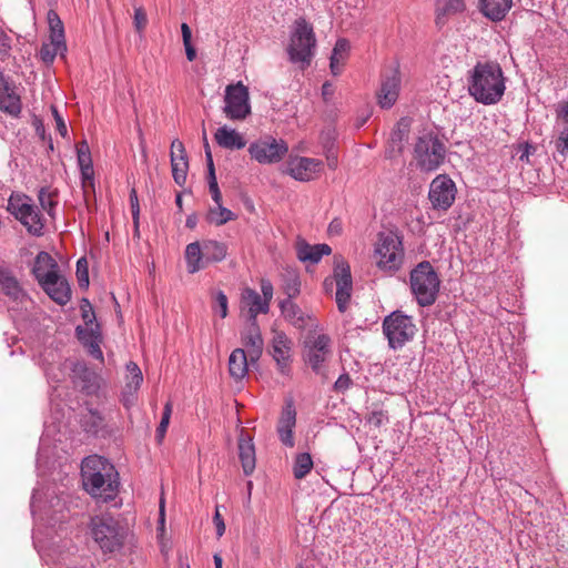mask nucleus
Instances as JSON below:
<instances>
[{"label":"nucleus","instance_id":"obj_1","mask_svg":"<svg viewBox=\"0 0 568 568\" xmlns=\"http://www.w3.org/2000/svg\"><path fill=\"white\" fill-rule=\"evenodd\" d=\"M467 90L484 105L498 103L506 91V79L498 62L479 61L467 73Z\"/></svg>","mask_w":568,"mask_h":568},{"label":"nucleus","instance_id":"obj_2","mask_svg":"<svg viewBox=\"0 0 568 568\" xmlns=\"http://www.w3.org/2000/svg\"><path fill=\"white\" fill-rule=\"evenodd\" d=\"M81 476L85 491L95 499L108 501L119 491V473L104 457L98 455L85 457L81 464Z\"/></svg>","mask_w":568,"mask_h":568},{"label":"nucleus","instance_id":"obj_3","mask_svg":"<svg viewBox=\"0 0 568 568\" xmlns=\"http://www.w3.org/2000/svg\"><path fill=\"white\" fill-rule=\"evenodd\" d=\"M315 48L316 37L313 26L304 18L296 19L286 48L290 61L298 64L302 70L306 69L315 54Z\"/></svg>","mask_w":568,"mask_h":568},{"label":"nucleus","instance_id":"obj_4","mask_svg":"<svg viewBox=\"0 0 568 568\" xmlns=\"http://www.w3.org/2000/svg\"><path fill=\"white\" fill-rule=\"evenodd\" d=\"M410 291L422 307L433 305L439 293L440 280L428 261L417 264L409 274Z\"/></svg>","mask_w":568,"mask_h":568},{"label":"nucleus","instance_id":"obj_5","mask_svg":"<svg viewBox=\"0 0 568 568\" xmlns=\"http://www.w3.org/2000/svg\"><path fill=\"white\" fill-rule=\"evenodd\" d=\"M374 258L377 267L385 272H396L404 261L402 237L393 232H381L374 245Z\"/></svg>","mask_w":568,"mask_h":568},{"label":"nucleus","instance_id":"obj_6","mask_svg":"<svg viewBox=\"0 0 568 568\" xmlns=\"http://www.w3.org/2000/svg\"><path fill=\"white\" fill-rule=\"evenodd\" d=\"M7 210L31 235L41 236L44 233V220L30 196L13 192L8 200Z\"/></svg>","mask_w":568,"mask_h":568},{"label":"nucleus","instance_id":"obj_7","mask_svg":"<svg viewBox=\"0 0 568 568\" xmlns=\"http://www.w3.org/2000/svg\"><path fill=\"white\" fill-rule=\"evenodd\" d=\"M446 148L432 132L418 136L414 148V159L422 171L433 172L445 161Z\"/></svg>","mask_w":568,"mask_h":568},{"label":"nucleus","instance_id":"obj_8","mask_svg":"<svg viewBox=\"0 0 568 568\" xmlns=\"http://www.w3.org/2000/svg\"><path fill=\"white\" fill-rule=\"evenodd\" d=\"M336 286L335 300L339 312L347 310L352 296L353 281L351 267L341 255L334 256V275L324 280L323 287L326 293H332Z\"/></svg>","mask_w":568,"mask_h":568},{"label":"nucleus","instance_id":"obj_9","mask_svg":"<svg viewBox=\"0 0 568 568\" xmlns=\"http://www.w3.org/2000/svg\"><path fill=\"white\" fill-rule=\"evenodd\" d=\"M416 325L412 318L402 311H394L383 321V332L388 345L393 349L402 348L412 341L416 334Z\"/></svg>","mask_w":568,"mask_h":568},{"label":"nucleus","instance_id":"obj_10","mask_svg":"<svg viewBox=\"0 0 568 568\" xmlns=\"http://www.w3.org/2000/svg\"><path fill=\"white\" fill-rule=\"evenodd\" d=\"M91 534L104 552L119 550L124 541L125 531L112 517H95L91 521Z\"/></svg>","mask_w":568,"mask_h":568},{"label":"nucleus","instance_id":"obj_11","mask_svg":"<svg viewBox=\"0 0 568 568\" xmlns=\"http://www.w3.org/2000/svg\"><path fill=\"white\" fill-rule=\"evenodd\" d=\"M223 113L232 121H243L251 114L248 88L242 81L225 88Z\"/></svg>","mask_w":568,"mask_h":568},{"label":"nucleus","instance_id":"obj_12","mask_svg":"<svg viewBox=\"0 0 568 568\" xmlns=\"http://www.w3.org/2000/svg\"><path fill=\"white\" fill-rule=\"evenodd\" d=\"M248 154L260 164H273L282 161L288 152L287 143L272 135L262 136L248 145Z\"/></svg>","mask_w":568,"mask_h":568},{"label":"nucleus","instance_id":"obj_13","mask_svg":"<svg viewBox=\"0 0 568 568\" xmlns=\"http://www.w3.org/2000/svg\"><path fill=\"white\" fill-rule=\"evenodd\" d=\"M332 355V341L326 334L308 336L305 341L303 357L314 373L321 374L324 363Z\"/></svg>","mask_w":568,"mask_h":568},{"label":"nucleus","instance_id":"obj_14","mask_svg":"<svg viewBox=\"0 0 568 568\" xmlns=\"http://www.w3.org/2000/svg\"><path fill=\"white\" fill-rule=\"evenodd\" d=\"M400 84L402 78L398 64H393L382 72L381 85L376 92L377 104L382 109H390L396 103Z\"/></svg>","mask_w":568,"mask_h":568},{"label":"nucleus","instance_id":"obj_15","mask_svg":"<svg viewBox=\"0 0 568 568\" xmlns=\"http://www.w3.org/2000/svg\"><path fill=\"white\" fill-rule=\"evenodd\" d=\"M0 111L12 118H19L22 112L21 89L2 71H0Z\"/></svg>","mask_w":568,"mask_h":568},{"label":"nucleus","instance_id":"obj_16","mask_svg":"<svg viewBox=\"0 0 568 568\" xmlns=\"http://www.w3.org/2000/svg\"><path fill=\"white\" fill-rule=\"evenodd\" d=\"M456 186L447 175L436 176L429 187V201L434 209L447 211L454 203Z\"/></svg>","mask_w":568,"mask_h":568},{"label":"nucleus","instance_id":"obj_17","mask_svg":"<svg viewBox=\"0 0 568 568\" xmlns=\"http://www.w3.org/2000/svg\"><path fill=\"white\" fill-rule=\"evenodd\" d=\"M323 168V161L314 158L295 156L287 162V173L301 182L314 180Z\"/></svg>","mask_w":568,"mask_h":568},{"label":"nucleus","instance_id":"obj_18","mask_svg":"<svg viewBox=\"0 0 568 568\" xmlns=\"http://www.w3.org/2000/svg\"><path fill=\"white\" fill-rule=\"evenodd\" d=\"M296 425V409L292 399L287 400L281 412L277 423V435L281 443L286 447H294V428Z\"/></svg>","mask_w":568,"mask_h":568},{"label":"nucleus","instance_id":"obj_19","mask_svg":"<svg viewBox=\"0 0 568 568\" xmlns=\"http://www.w3.org/2000/svg\"><path fill=\"white\" fill-rule=\"evenodd\" d=\"M292 339L282 332H275L272 339V357L276 362L278 371L286 375L292 362Z\"/></svg>","mask_w":568,"mask_h":568},{"label":"nucleus","instance_id":"obj_20","mask_svg":"<svg viewBox=\"0 0 568 568\" xmlns=\"http://www.w3.org/2000/svg\"><path fill=\"white\" fill-rule=\"evenodd\" d=\"M72 379L87 395L95 394L100 388V376L83 363H75L72 367Z\"/></svg>","mask_w":568,"mask_h":568},{"label":"nucleus","instance_id":"obj_21","mask_svg":"<svg viewBox=\"0 0 568 568\" xmlns=\"http://www.w3.org/2000/svg\"><path fill=\"white\" fill-rule=\"evenodd\" d=\"M171 166L174 182L180 186L184 185L189 170V162L185 148L178 139L171 143Z\"/></svg>","mask_w":568,"mask_h":568},{"label":"nucleus","instance_id":"obj_22","mask_svg":"<svg viewBox=\"0 0 568 568\" xmlns=\"http://www.w3.org/2000/svg\"><path fill=\"white\" fill-rule=\"evenodd\" d=\"M60 273L57 261L44 251L37 254L32 267V274L34 275L38 283H51L54 275Z\"/></svg>","mask_w":568,"mask_h":568},{"label":"nucleus","instance_id":"obj_23","mask_svg":"<svg viewBox=\"0 0 568 568\" xmlns=\"http://www.w3.org/2000/svg\"><path fill=\"white\" fill-rule=\"evenodd\" d=\"M78 164L81 172V182L84 193L88 187L94 186V170L91 159L89 144L85 140L81 141L77 146Z\"/></svg>","mask_w":568,"mask_h":568},{"label":"nucleus","instance_id":"obj_24","mask_svg":"<svg viewBox=\"0 0 568 568\" xmlns=\"http://www.w3.org/2000/svg\"><path fill=\"white\" fill-rule=\"evenodd\" d=\"M39 285L59 305H65L71 300L70 285L61 273L54 275L50 284L42 282Z\"/></svg>","mask_w":568,"mask_h":568},{"label":"nucleus","instance_id":"obj_25","mask_svg":"<svg viewBox=\"0 0 568 568\" xmlns=\"http://www.w3.org/2000/svg\"><path fill=\"white\" fill-rule=\"evenodd\" d=\"M241 302L247 310L250 322H256L258 314H266L270 311V304L253 288L246 287L242 291Z\"/></svg>","mask_w":568,"mask_h":568},{"label":"nucleus","instance_id":"obj_26","mask_svg":"<svg viewBox=\"0 0 568 568\" xmlns=\"http://www.w3.org/2000/svg\"><path fill=\"white\" fill-rule=\"evenodd\" d=\"M242 343L247 348L250 359L257 361L263 353V337L257 323L250 322L248 327L242 333Z\"/></svg>","mask_w":568,"mask_h":568},{"label":"nucleus","instance_id":"obj_27","mask_svg":"<svg viewBox=\"0 0 568 568\" xmlns=\"http://www.w3.org/2000/svg\"><path fill=\"white\" fill-rule=\"evenodd\" d=\"M331 253L332 248L327 244L311 245L306 242H298L296 245L297 258L304 263L317 264L324 255H329Z\"/></svg>","mask_w":568,"mask_h":568},{"label":"nucleus","instance_id":"obj_28","mask_svg":"<svg viewBox=\"0 0 568 568\" xmlns=\"http://www.w3.org/2000/svg\"><path fill=\"white\" fill-rule=\"evenodd\" d=\"M349 52L351 42L346 38L337 39L329 57V69L333 75L342 73Z\"/></svg>","mask_w":568,"mask_h":568},{"label":"nucleus","instance_id":"obj_29","mask_svg":"<svg viewBox=\"0 0 568 568\" xmlns=\"http://www.w3.org/2000/svg\"><path fill=\"white\" fill-rule=\"evenodd\" d=\"M216 143L227 150H241L246 145V141L235 129L226 125L219 128L214 134Z\"/></svg>","mask_w":568,"mask_h":568},{"label":"nucleus","instance_id":"obj_30","mask_svg":"<svg viewBox=\"0 0 568 568\" xmlns=\"http://www.w3.org/2000/svg\"><path fill=\"white\" fill-rule=\"evenodd\" d=\"M185 263L186 270L190 274L197 273L206 267L203 246L200 242H192L185 247Z\"/></svg>","mask_w":568,"mask_h":568},{"label":"nucleus","instance_id":"obj_31","mask_svg":"<svg viewBox=\"0 0 568 568\" xmlns=\"http://www.w3.org/2000/svg\"><path fill=\"white\" fill-rule=\"evenodd\" d=\"M513 6V0H480V10L491 21H501Z\"/></svg>","mask_w":568,"mask_h":568},{"label":"nucleus","instance_id":"obj_32","mask_svg":"<svg viewBox=\"0 0 568 568\" xmlns=\"http://www.w3.org/2000/svg\"><path fill=\"white\" fill-rule=\"evenodd\" d=\"M248 354L243 348H235L229 357L230 375L236 379H243L248 372Z\"/></svg>","mask_w":568,"mask_h":568},{"label":"nucleus","instance_id":"obj_33","mask_svg":"<svg viewBox=\"0 0 568 568\" xmlns=\"http://www.w3.org/2000/svg\"><path fill=\"white\" fill-rule=\"evenodd\" d=\"M0 285L2 292L13 301H21L26 296L19 281L8 268L0 267Z\"/></svg>","mask_w":568,"mask_h":568},{"label":"nucleus","instance_id":"obj_34","mask_svg":"<svg viewBox=\"0 0 568 568\" xmlns=\"http://www.w3.org/2000/svg\"><path fill=\"white\" fill-rule=\"evenodd\" d=\"M239 457L243 471L246 476L251 475L255 469V447L252 439L241 438L239 440Z\"/></svg>","mask_w":568,"mask_h":568},{"label":"nucleus","instance_id":"obj_35","mask_svg":"<svg viewBox=\"0 0 568 568\" xmlns=\"http://www.w3.org/2000/svg\"><path fill=\"white\" fill-rule=\"evenodd\" d=\"M204 141H205V159L207 163V183H209V190L211 193V196L215 204L222 203V194L217 185L216 175H215V168L213 163L212 153L206 140L205 131L203 132Z\"/></svg>","mask_w":568,"mask_h":568},{"label":"nucleus","instance_id":"obj_36","mask_svg":"<svg viewBox=\"0 0 568 568\" xmlns=\"http://www.w3.org/2000/svg\"><path fill=\"white\" fill-rule=\"evenodd\" d=\"M81 423L85 432L94 435H98L106 428L105 416L94 408L88 409V413L82 416Z\"/></svg>","mask_w":568,"mask_h":568},{"label":"nucleus","instance_id":"obj_37","mask_svg":"<svg viewBox=\"0 0 568 568\" xmlns=\"http://www.w3.org/2000/svg\"><path fill=\"white\" fill-rule=\"evenodd\" d=\"M206 265L210 263H219L225 260L227 255V245L215 240H205L202 243Z\"/></svg>","mask_w":568,"mask_h":568},{"label":"nucleus","instance_id":"obj_38","mask_svg":"<svg viewBox=\"0 0 568 568\" xmlns=\"http://www.w3.org/2000/svg\"><path fill=\"white\" fill-rule=\"evenodd\" d=\"M282 288L287 297H296L301 292L300 276L294 270H287L282 276Z\"/></svg>","mask_w":568,"mask_h":568},{"label":"nucleus","instance_id":"obj_39","mask_svg":"<svg viewBox=\"0 0 568 568\" xmlns=\"http://www.w3.org/2000/svg\"><path fill=\"white\" fill-rule=\"evenodd\" d=\"M48 23L50 28V40L55 42L58 45L64 41V28L58 13L53 10L48 12Z\"/></svg>","mask_w":568,"mask_h":568},{"label":"nucleus","instance_id":"obj_40","mask_svg":"<svg viewBox=\"0 0 568 568\" xmlns=\"http://www.w3.org/2000/svg\"><path fill=\"white\" fill-rule=\"evenodd\" d=\"M57 193L51 191L49 187H41L38 193V200L41 209L48 213V215L54 219L55 207L58 205Z\"/></svg>","mask_w":568,"mask_h":568},{"label":"nucleus","instance_id":"obj_41","mask_svg":"<svg viewBox=\"0 0 568 568\" xmlns=\"http://www.w3.org/2000/svg\"><path fill=\"white\" fill-rule=\"evenodd\" d=\"M235 214L231 210L224 207L222 203L216 204L215 207H211L207 213L209 222L219 226L235 220Z\"/></svg>","mask_w":568,"mask_h":568},{"label":"nucleus","instance_id":"obj_42","mask_svg":"<svg viewBox=\"0 0 568 568\" xmlns=\"http://www.w3.org/2000/svg\"><path fill=\"white\" fill-rule=\"evenodd\" d=\"M79 341L87 347L93 342H101V333L99 324L89 325L88 327L78 326L75 329Z\"/></svg>","mask_w":568,"mask_h":568},{"label":"nucleus","instance_id":"obj_43","mask_svg":"<svg viewBox=\"0 0 568 568\" xmlns=\"http://www.w3.org/2000/svg\"><path fill=\"white\" fill-rule=\"evenodd\" d=\"M313 468V460L308 453L298 454L295 458L293 473L296 479L304 478Z\"/></svg>","mask_w":568,"mask_h":568},{"label":"nucleus","instance_id":"obj_44","mask_svg":"<svg viewBox=\"0 0 568 568\" xmlns=\"http://www.w3.org/2000/svg\"><path fill=\"white\" fill-rule=\"evenodd\" d=\"M33 545L43 559L51 557L54 541H48L39 528L33 531Z\"/></svg>","mask_w":568,"mask_h":568},{"label":"nucleus","instance_id":"obj_45","mask_svg":"<svg viewBox=\"0 0 568 568\" xmlns=\"http://www.w3.org/2000/svg\"><path fill=\"white\" fill-rule=\"evenodd\" d=\"M465 10L464 0H442L437 6V19L442 16H449Z\"/></svg>","mask_w":568,"mask_h":568},{"label":"nucleus","instance_id":"obj_46","mask_svg":"<svg viewBox=\"0 0 568 568\" xmlns=\"http://www.w3.org/2000/svg\"><path fill=\"white\" fill-rule=\"evenodd\" d=\"M64 51H67V44L65 42H62V44L58 45L55 42H53L51 40L50 43H44L42 44L41 49H40V57H41V60L45 63H52L53 60L55 59V57L59 54V53H63Z\"/></svg>","mask_w":568,"mask_h":568},{"label":"nucleus","instance_id":"obj_47","mask_svg":"<svg viewBox=\"0 0 568 568\" xmlns=\"http://www.w3.org/2000/svg\"><path fill=\"white\" fill-rule=\"evenodd\" d=\"M126 372L128 377L130 378V381L126 383V388L136 392L143 381L142 372L140 367L133 362H130L126 365Z\"/></svg>","mask_w":568,"mask_h":568},{"label":"nucleus","instance_id":"obj_48","mask_svg":"<svg viewBox=\"0 0 568 568\" xmlns=\"http://www.w3.org/2000/svg\"><path fill=\"white\" fill-rule=\"evenodd\" d=\"M172 414V405L171 403H166L162 413L161 422L156 428L155 436L159 443H161L166 434L170 418Z\"/></svg>","mask_w":568,"mask_h":568},{"label":"nucleus","instance_id":"obj_49","mask_svg":"<svg viewBox=\"0 0 568 568\" xmlns=\"http://www.w3.org/2000/svg\"><path fill=\"white\" fill-rule=\"evenodd\" d=\"M294 297H287L280 303V308L285 317L291 320H302L300 316V307L293 302Z\"/></svg>","mask_w":568,"mask_h":568},{"label":"nucleus","instance_id":"obj_50","mask_svg":"<svg viewBox=\"0 0 568 568\" xmlns=\"http://www.w3.org/2000/svg\"><path fill=\"white\" fill-rule=\"evenodd\" d=\"M389 422L388 414L385 410L378 409L371 412L366 417V423L379 428Z\"/></svg>","mask_w":568,"mask_h":568},{"label":"nucleus","instance_id":"obj_51","mask_svg":"<svg viewBox=\"0 0 568 568\" xmlns=\"http://www.w3.org/2000/svg\"><path fill=\"white\" fill-rule=\"evenodd\" d=\"M555 148L560 155L568 158V126H562L559 131Z\"/></svg>","mask_w":568,"mask_h":568},{"label":"nucleus","instance_id":"obj_52","mask_svg":"<svg viewBox=\"0 0 568 568\" xmlns=\"http://www.w3.org/2000/svg\"><path fill=\"white\" fill-rule=\"evenodd\" d=\"M77 277L80 287L89 286L88 262L84 257L79 258L77 262Z\"/></svg>","mask_w":568,"mask_h":568},{"label":"nucleus","instance_id":"obj_53","mask_svg":"<svg viewBox=\"0 0 568 568\" xmlns=\"http://www.w3.org/2000/svg\"><path fill=\"white\" fill-rule=\"evenodd\" d=\"M555 114L557 121H559L562 126H568V98L559 101L555 105Z\"/></svg>","mask_w":568,"mask_h":568},{"label":"nucleus","instance_id":"obj_54","mask_svg":"<svg viewBox=\"0 0 568 568\" xmlns=\"http://www.w3.org/2000/svg\"><path fill=\"white\" fill-rule=\"evenodd\" d=\"M81 311H82V318H83L85 325L87 326L94 325L95 324L94 323L95 322V314H94L92 305L85 298L82 300Z\"/></svg>","mask_w":568,"mask_h":568},{"label":"nucleus","instance_id":"obj_55","mask_svg":"<svg viewBox=\"0 0 568 568\" xmlns=\"http://www.w3.org/2000/svg\"><path fill=\"white\" fill-rule=\"evenodd\" d=\"M133 23L136 31L142 32L148 24V17L142 7H138L134 9Z\"/></svg>","mask_w":568,"mask_h":568},{"label":"nucleus","instance_id":"obj_56","mask_svg":"<svg viewBox=\"0 0 568 568\" xmlns=\"http://www.w3.org/2000/svg\"><path fill=\"white\" fill-rule=\"evenodd\" d=\"M215 303H216L215 311L219 313V315L222 318H225L227 316L229 306H227V297L222 291H219L216 293Z\"/></svg>","mask_w":568,"mask_h":568},{"label":"nucleus","instance_id":"obj_57","mask_svg":"<svg viewBox=\"0 0 568 568\" xmlns=\"http://www.w3.org/2000/svg\"><path fill=\"white\" fill-rule=\"evenodd\" d=\"M11 51V39L10 37L0 28V58L4 60L9 57Z\"/></svg>","mask_w":568,"mask_h":568},{"label":"nucleus","instance_id":"obj_58","mask_svg":"<svg viewBox=\"0 0 568 568\" xmlns=\"http://www.w3.org/2000/svg\"><path fill=\"white\" fill-rule=\"evenodd\" d=\"M30 508H31V513L32 515L36 517V516H39V518L41 520L44 519V517L42 516V506L40 504V493L38 489H34L33 490V494H32V497H31V504H30Z\"/></svg>","mask_w":568,"mask_h":568},{"label":"nucleus","instance_id":"obj_59","mask_svg":"<svg viewBox=\"0 0 568 568\" xmlns=\"http://www.w3.org/2000/svg\"><path fill=\"white\" fill-rule=\"evenodd\" d=\"M260 286H261V292H262V295H261L262 298L264 301H266L267 304H270L273 298V292H274L272 282L267 278H262L260 282Z\"/></svg>","mask_w":568,"mask_h":568},{"label":"nucleus","instance_id":"obj_60","mask_svg":"<svg viewBox=\"0 0 568 568\" xmlns=\"http://www.w3.org/2000/svg\"><path fill=\"white\" fill-rule=\"evenodd\" d=\"M52 113L57 123L58 132L61 134V136L65 138L68 135V128L63 118L60 115L55 106H52Z\"/></svg>","mask_w":568,"mask_h":568},{"label":"nucleus","instance_id":"obj_61","mask_svg":"<svg viewBox=\"0 0 568 568\" xmlns=\"http://www.w3.org/2000/svg\"><path fill=\"white\" fill-rule=\"evenodd\" d=\"M44 373L49 381L51 382H60L64 376V373L60 366L57 367H45Z\"/></svg>","mask_w":568,"mask_h":568},{"label":"nucleus","instance_id":"obj_62","mask_svg":"<svg viewBox=\"0 0 568 568\" xmlns=\"http://www.w3.org/2000/svg\"><path fill=\"white\" fill-rule=\"evenodd\" d=\"M352 379L348 374H342L334 384V389L337 392H345L349 388Z\"/></svg>","mask_w":568,"mask_h":568},{"label":"nucleus","instance_id":"obj_63","mask_svg":"<svg viewBox=\"0 0 568 568\" xmlns=\"http://www.w3.org/2000/svg\"><path fill=\"white\" fill-rule=\"evenodd\" d=\"M213 523L215 525V528H216V535H217V538H221L224 532H225V524H224V520L220 514V510H219V507H216L215 509V514L213 516Z\"/></svg>","mask_w":568,"mask_h":568},{"label":"nucleus","instance_id":"obj_64","mask_svg":"<svg viewBox=\"0 0 568 568\" xmlns=\"http://www.w3.org/2000/svg\"><path fill=\"white\" fill-rule=\"evenodd\" d=\"M334 141H335V131L334 130H327L322 132L321 134V142L323 144L324 150L329 148H334Z\"/></svg>","mask_w":568,"mask_h":568}]
</instances>
